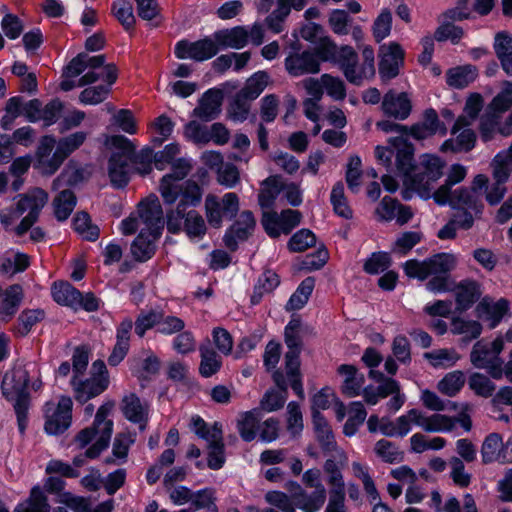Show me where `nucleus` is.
<instances>
[{
  "label": "nucleus",
  "mask_w": 512,
  "mask_h": 512,
  "mask_svg": "<svg viewBox=\"0 0 512 512\" xmlns=\"http://www.w3.org/2000/svg\"><path fill=\"white\" fill-rule=\"evenodd\" d=\"M30 378L25 371L24 378L21 381L16 378L14 373H5L0 385L2 396L8 402H14L13 408L17 419V427L20 435H24L28 427V414L30 407V393L28 385Z\"/></svg>",
  "instance_id": "f257e3e1"
},
{
  "label": "nucleus",
  "mask_w": 512,
  "mask_h": 512,
  "mask_svg": "<svg viewBox=\"0 0 512 512\" xmlns=\"http://www.w3.org/2000/svg\"><path fill=\"white\" fill-rule=\"evenodd\" d=\"M239 210V197L234 192L224 194L221 199L214 194H208L205 198V216L214 229H220L224 219L234 220Z\"/></svg>",
  "instance_id": "f03ea898"
},
{
  "label": "nucleus",
  "mask_w": 512,
  "mask_h": 512,
  "mask_svg": "<svg viewBox=\"0 0 512 512\" xmlns=\"http://www.w3.org/2000/svg\"><path fill=\"white\" fill-rule=\"evenodd\" d=\"M72 410L73 401L70 396L61 395L57 405L47 401L43 406L45 433L52 436L65 433L72 424Z\"/></svg>",
  "instance_id": "7ed1b4c3"
},
{
  "label": "nucleus",
  "mask_w": 512,
  "mask_h": 512,
  "mask_svg": "<svg viewBox=\"0 0 512 512\" xmlns=\"http://www.w3.org/2000/svg\"><path fill=\"white\" fill-rule=\"evenodd\" d=\"M378 58L379 76L382 82H388L396 78L404 66L405 51L399 43L392 41L380 45Z\"/></svg>",
  "instance_id": "20e7f679"
},
{
  "label": "nucleus",
  "mask_w": 512,
  "mask_h": 512,
  "mask_svg": "<svg viewBox=\"0 0 512 512\" xmlns=\"http://www.w3.org/2000/svg\"><path fill=\"white\" fill-rule=\"evenodd\" d=\"M256 225L254 214L250 210L240 213L237 220L230 225L223 236V243L230 252H236L239 248L238 241H247L252 235Z\"/></svg>",
  "instance_id": "39448f33"
},
{
  "label": "nucleus",
  "mask_w": 512,
  "mask_h": 512,
  "mask_svg": "<svg viewBox=\"0 0 512 512\" xmlns=\"http://www.w3.org/2000/svg\"><path fill=\"white\" fill-rule=\"evenodd\" d=\"M190 170L191 164L185 158H178L171 164V172L165 174L159 183V192L164 204L175 203L177 194L172 193V189L180 185L179 182L187 177Z\"/></svg>",
  "instance_id": "423d86ee"
},
{
  "label": "nucleus",
  "mask_w": 512,
  "mask_h": 512,
  "mask_svg": "<svg viewBox=\"0 0 512 512\" xmlns=\"http://www.w3.org/2000/svg\"><path fill=\"white\" fill-rule=\"evenodd\" d=\"M88 133L85 131H76L57 141L56 149L50 157L49 165L52 171H57L63 162L76 150H78L86 141Z\"/></svg>",
  "instance_id": "0eeeda50"
},
{
  "label": "nucleus",
  "mask_w": 512,
  "mask_h": 512,
  "mask_svg": "<svg viewBox=\"0 0 512 512\" xmlns=\"http://www.w3.org/2000/svg\"><path fill=\"white\" fill-rule=\"evenodd\" d=\"M285 69L292 77L306 74H316L320 71V64L312 50H304L301 53H290L285 58Z\"/></svg>",
  "instance_id": "6e6552de"
},
{
  "label": "nucleus",
  "mask_w": 512,
  "mask_h": 512,
  "mask_svg": "<svg viewBox=\"0 0 512 512\" xmlns=\"http://www.w3.org/2000/svg\"><path fill=\"white\" fill-rule=\"evenodd\" d=\"M109 383V378L94 376L85 380H79L78 382L74 379L71 380V385L74 389V398L81 405L106 391L109 387Z\"/></svg>",
  "instance_id": "1a4fd4ad"
},
{
  "label": "nucleus",
  "mask_w": 512,
  "mask_h": 512,
  "mask_svg": "<svg viewBox=\"0 0 512 512\" xmlns=\"http://www.w3.org/2000/svg\"><path fill=\"white\" fill-rule=\"evenodd\" d=\"M382 111L388 117L405 120L411 114L412 102L406 92L389 90L383 97Z\"/></svg>",
  "instance_id": "9d476101"
},
{
  "label": "nucleus",
  "mask_w": 512,
  "mask_h": 512,
  "mask_svg": "<svg viewBox=\"0 0 512 512\" xmlns=\"http://www.w3.org/2000/svg\"><path fill=\"white\" fill-rule=\"evenodd\" d=\"M388 143L396 151L397 170L403 175L411 173L416 167L413 143L402 136L390 137Z\"/></svg>",
  "instance_id": "9b49d317"
},
{
  "label": "nucleus",
  "mask_w": 512,
  "mask_h": 512,
  "mask_svg": "<svg viewBox=\"0 0 512 512\" xmlns=\"http://www.w3.org/2000/svg\"><path fill=\"white\" fill-rule=\"evenodd\" d=\"M456 310L460 313L469 310L481 297V285L474 279L461 280L456 285Z\"/></svg>",
  "instance_id": "f8f14e48"
},
{
  "label": "nucleus",
  "mask_w": 512,
  "mask_h": 512,
  "mask_svg": "<svg viewBox=\"0 0 512 512\" xmlns=\"http://www.w3.org/2000/svg\"><path fill=\"white\" fill-rule=\"evenodd\" d=\"M220 50L227 48L242 49L249 42V33L244 26H234L232 28L220 29L213 33Z\"/></svg>",
  "instance_id": "ddd939ff"
},
{
  "label": "nucleus",
  "mask_w": 512,
  "mask_h": 512,
  "mask_svg": "<svg viewBox=\"0 0 512 512\" xmlns=\"http://www.w3.org/2000/svg\"><path fill=\"white\" fill-rule=\"evenodd\" d=\"M226 462L223 429L220 422H214V434L208 443L207 466L211 470L223 468Z\"/></svg>",
  "instance_id": "4468645a"
},
{
  "label": "nucleus",
  "mask_w": 512,
  "mask_h": 512,
  "mask_svg": "<svg viewBox=\"0 0 512 512\" xmlns=\"http://www.w3.org/2000/svg\"><path fill=\"white\" fill-rule=\"evenodd\" d=\"M177 194L175 202L180 198L178 206L187 210L189 207H197L201 204L204 190L195 180L188 179L183 184L172 189Z\"/></svg>",
  "instance_id": "2eb2a0df"
},
{
  "label": "nucleus",
  "mask_w": 512,
  "mask_h": 512,
  "mask_svg": "<svg viewBox=\"0 0 512 512\" xmlns=\"http://www.w3.org/2000/svg\"><path fill=\"white\" fill-rule=\"evenodd\" d=\"M124 417L131 423L139 424L143 430L148 422L147 409L142 405L140 398L135 393L124 396L121 403Z\"/></svg>",
  "instance_id": "dca6fc26"
},
{
  "label": "nucleus",
  "mask_w": 512,
  "mask_h": 512,
  "mask_svg": "<svg viewBox=\"0 0 512 512\" xmlns=\"http://www.w3.org/2000/svg\"><path fill=\"white\" fill-rule=\"evenodd\" d=\"M503 440L499 433H490L482 443L481 457L483 464L499 462L511 463V457L505 456L502 450Z\"/></svg>",
  "instance_id": "f3484780"
},
{
  "label": "nucleus",
  "mask_w": 512,
  "mask_h": 512,
  "mask_svg": "<svg viewBox=\"0 0 512 512\" xmlns=\"http://www.w3.org/2000/svg\"><path fill=\"white\" fill-rule=\"evenodd\" d=\"M108 176L113 188H126L130 182L128 160L122 159L119 154H111L108 159Z\"/></svg>",
  "instance_id": "a211bd4d"
},
{
  "label": "nucleus",
  "mask_w": 512,
  "mask_h": 512,
  "mask_svg": "<svg viewBox=\"0 0 512 512\" xmlns=\"http://www.w3.org/2000/svg\"><path fill=\"white\" fill-rule=\"evenodd\" d=\"M51 296L58 305L77 311V299L81 296V291L68 281H58L51 287Z\"/></svg>",
  "instance_id": "6ab92c4d"
},
{
  "label": "nucleus",
  "mask_w": 512,
  "mask_h": 512,
  "mask_svg": "<svg viewBox=\"0 0 512 512\" xmlns=\"http://www.w3.org/2000/svg\"><path fill=\"white\" fill-rule=\"evenodd\" d=\"M477 135L470 129H463L456 137V139H446L440 146L442 153L453 152H470L476 145Z\"/></svg>",
  "instance_id": "aec40b11"
},
{
  "label": "nucleus",
  "mask_w": 512,
  "mask_h": 512,
  "mask_svg": "<svg viewBox=\"0 0 512 512\" xmlns=\"http://www.w3.org/2000/svg\"><path fill=\"white\" fill-rule=\"evenodd\" d=\"M478 76L476 66L466 64L450 68L446 73V83L455 89H464L470 83L474 82Z\"/></svg>",
  "instance_id": "412c9836"
},
{
  "label": "nucleus",
  "mask_w": 512,
  "mask_h": 512,
  "mask_svg": "<svg viewBox=\"0 0 512 512\" xmlns=\"http://www.w3.org/2000/svg\"><path fill=\"white\" fill-rule=\"evenodd\" d=\"M71 227L85 241L95 242L100 236V228L92 223L90 214L84 210L75 213Z\"/></svg>",
  "instance_id": "4be33fe9"
},
{
  "label": "nucleus",
  "mask_w": 512,
  "mask_h": 512,
  "mask_svg": "<svg viewBox=\"0 0 512 512\" xmlns=\"http://www.w3.org/2000/svg\"><path fill=\"white\" fill-rule=\"evenodd\" d=\"M200 364L199 374L203 378H210L217 374L222 368V357L211 347L201 345L199 347Z\"/></svg>",
  "instance_id": "5701e85b"
},
{
  "label": "nucleus",
  "mask_w": 512,
  "mask_h": 512,
  "mask_svg": "<svg viewBox=\"0 0 512 512\" xmlns=\"http://www.w3.org/2000/svg\"><path fill=\"white\" fill-rule=\"evenodd\" d=\"M57 145V141L53 135H44L39 140L36 149V168L42 169L43 174L53 175L56 171H52V167L49 165L50 158L54 147Z\"/></svg>",
  "instance_id": "b1692460"
},
{
  "label": "nucleus",
  "mask_w": 512,
  "mask_h": 512,
  "mask_svg": "<svg viewBox=\"0 0 512 512\" xmlns=\"http://www.w3.org/2000/svg\"><path fill=\"white\" fill-rule=\"evenodd\" d=\"M111 13L127 33L134 32L136 18L130 0H114L111 5Z\"/></svg>",
  "instance_id": "393cba45"
},
{
  "label": "nucleus",
  "mask_w": 512,
  "mask_h": 512,
  "mask_svg": "<svg viewBox=\"0 0 512 512\" xmlns=\"http://www.w3.org/2000/svg\"><path fill=\"white\" fill-rule=\"evenodd\" d=\"M54 216L58 222L66 221L73 212L76 204L77 197L70 189H65L53 200Z\"/></svg>",
  "instance_id": "a878e982"
},
{
  "label": "nucleus",
  "mask_w": 512,
  "mask_h": 512,
  "mask_svg": "<svg viewBox=\"0 0 512 512\" xmlns=\"http://www.w3.org/2000/svg\"><path fill=\"white\" fill-rule=\"evenodd\" d=\"M261 421V414L257 409H251L242 414V419L237 423L240 437L245 442H252L256 436Z\"/></svg>",
  "instance_id": "bb28decb"
},
{
  "label": "nucleus",
  "mask_w": 512,
  "mask_h": 512,
  "mask_svg": "<svg viewBox=\"0 0 512 512\" xmlns=\"http://www.w3.org/2000/svg\"><path fill=\"white\" fill-rule=\"evenodd\" d=\"M137 211L139 218L144 224H151L152 222L164 219L163 209L158 197L155 194H151L147 198L140 201Z\"/></svg>",
  "instance_id": "cd10ccee"
},
{
  "label": "nucleus",
  "mask_w": 512,
  "mask_h": 512,
  "mask_svg": "<svg viewBox=\"0 0 512 512\" xmlns=\"http://www.w3.org/2000/svg\"><path fill=\"white\" fill-rule=\"evenodd\" d=\"M46 317V312L44 309L36 308V309H24L19 317L18 322L19 325L15 329V334L19 337H26L28 336L33 327L42 322Z\"/></svg>",
  "instance_id": "c85d7f7f"
},
{
  "label": "nucleus",
  "mask_w": 512,
  "mask_h": 512,
  "mask_svg": "<svg viewBox=\"0 0 512 512\" xmlns=\"http://www.w3.org/2000/svg\"><path fill=\"white\" fill-rule=\"evenodd\" d=\"M269 79V74L266 71H257L247 79L244 87L238 92L241 94V96L253 101L257 99L265 90Z\"/></svg>",
  "instance_id": "c756f323"
},
{
  "label": "nucleus",
  "mask_w": 512,
  "mask_h": 512,
  "mask_svg": "<svg viewBox=\"0 0 512 512\" xmlns=\"http://www.w3.org/2000/svg\"><path fill=\"white\" fill-rule=\"evenodd\" d=\"M23 288L20 284H12L4 291V297L0 304V313L12 317L16 314L22 300Z\"/></svg>",
  "instance_id": "7c9ffc66"
},
{
  "label": "nucleus",
  "mask_w": 512,
  "mask_h": 512,
  "mask_svg": "<svg viewBox=\"0 0 512 512\" xmlns=\"http://www.w3.org/2000/svg\"><path fill=\"white\" fill-rule=\"evenodd\" d=\"M315 287V278L308 276L301 281L296 291L290 296L287 303V310H300L308 302Z\"/></svg>",
  "instance_id": "2f4dec72"
},
{
  "label": "nucleus",
  "mask_w": 512,
  "mask_h": 512,
  "mask_svg": "<svg viewBox=\"0 0 512 512\" xmlns=\"http://www.w3.org/2000/svg\"><path fill=\"white\" fill-rule=\"evenodd\" d=\"M156 244L146 237L145 232H139L131 244V253L135 261L144 263L153 258L156 253Z\"/></svg>",
  "instance_id": "473e14b6"
},
{
  "label": "nucleus",
  "mask_w": 512,
  "mask_h": 512,
  "mask_svg": "<svg viewBox=\"0 0 512 512\" xmlns=\"http://www.w3.org/2000/svg\"><path fill=\"white\" fill-rule=\"evenodd\" d=\"M512 107V81L505 80L499 93L493 97L488 105L489 111L498 116Z\"/></svg>",
  "instance_id": "72a5a7b5"
},
{
  "label": "nucleus",
  "mask_w": 512,
  "mask_h": 512,
  "mask_svg": "<svg viewBox=\"0 0 512 512\" xmlns=\"http://www.w3.org/2000/svg\"><path fill=\"white\" fill-rule=\"evenodd\" d=\"M329 260V251L324 243H321L317 249L307 254L299 263V270L312 272L322 269Z\"/></svg>",
  "instance_id": "f704fd0d"
},
{
  "label": "nucleus",
  "mask_w": 512,
  "mask_h": 512,
  "mask_svg": "<svg viewBox=\"0 0 512 512\" xmlns=\"http://www.w3.org/2000/svg\"><path fill=\"white\" fill-rule=\"evenodd\" d=\"M426 259V264L429 265L432 275H449L456 267V258L451 253L439 252Z\"/></svg>",
  "instance_id": "c9c22d12"
},
{
  "label": "nucleus",
  "mask_w": 512,
  "mask_h": 512,
  "mask_svg": "<svg viewBox=\"0 0 512 512\" xmlns=\"http://www.w3.org/2000/svg\"><path fill=\"white\" fill-rule=\"evenodd\" d=\"M316 241L317 237L312 230L302 228L290 237L287 248L290 252H304L308 248L316 246Z\"/></svg>",
  "instance_id": "e433bc0d"
},
{
  "label": "nucleus",
  "mask_w": 512,
  "mask_h": 512,
  "mask_svg": "<svg viewBox=\"0 0 512 512\" xmlns=\"http://www.w3.org/2000/svg\"><path fill=\"white\" fill-rule=\"evenodd\" d=\"M161 320V310L150 309L147 312L141 311L136 317L134 324L135 334L142 338L146 332L154 327L158 328L159 321Z\"/></svg>",
  "instance_id": "4c0bfd02"
},
{
  "label": "nucleus",
  "mask_w": 512,
  "mask_h": 512,
  "mask_svg": "<svg viewBox=\"0 0 512 512\" xmlns=\"http://www.w3.org/2000/svg\"><path fill=\"white\" fill-rule=\"evenodd\" d=\"M183 230L190 239H202L207 233L205 221L196 210L187 212Z\"/></svg>",
  "instance_id": "58836bf2"
},
{
  "label": "nucleus",
  "mask_w": 512,
  "mask_h": 512,
  "mask_svg": "<svg viewBox=\"0 0 512 512\" xmlns=\"http://www.w3.org/2000/svg\"><path fill=\"white\" fill-rule=\"evenodd\" d=\"M463 36L464 30L461 26L450 21H443L434 31L432 38L440 43L450 40L452 44H458Z\"/></svg>",
  "instance_id": "ea45409f"
},
{
  "label": "nucleus",
  "mask_w": 512,
  "mask_h": 512,
  "mask_svg": "<svg viewBox=\"0 0 512 512\" xmlns=\"http://www.w3.org/2000/svg\"><path fill=\"white\" fill-rule=\"evenodd\" d=\"M219 52L214 38L205 37L193 42V60L203 62L212 59Z\"/></svg>",
  "instance_id": "a19ab883"
},
{
  "label": "nucleus",
  "mask_w": 512,
  "mask_h": 512,
  "mask_svg": "<svg viewBox=\"0 0 512 512\" xmlns=\"http://www.w3.org/2000/svg\"><path fill=\"white\" fill-rule=\"evenodd\" d=\"M215 489L205 487L203 489L193 492L191 505L194 510L206 509L208 512H218V507L215 503Z\"/></svg>",
  "instance_id": "79ce46f5"
},
{
  "label": "nucleus",
  "mask_w": 512,
  "mask_h": 512,
  "mask_svg": "<svg viewBox=\"0 0 512 512\" xmlns=\"http://www.w3.org/2000/svg\"><path fill=\"white\" fill-rule=\"evenodd\" d=\"M392 264V259L389 253L385 251L373 252L370 257L366 259L363 265V270L370 275H377L386 271Z\"/></svg>",
  "instance_id": "37998d69"
},
{
  "label": "nucleus",
  "mask_w": 512,
  "mask_h": 512,
  "mask_svg": "<svg viewBox=\"0 0 512 512\" xmlns=\"http://www.w3.org/2000/svg\"><path fill=\"white\" fill-rule=\"evenodd\" d=\"M375 453L386 463H399L403 460L404 454L398 449L395 443L386 439H380L375 444Z\"/></svg>",
  "instance_id": "c03bdc74"
},
{
  "label": "nucleus",
  "mask_w": 512,
  "mask_h": 512,
  "mask_svg": "<svg viewBox=\"0 0 512 512\" xmlns=\"http://www.w3.org/2000/svg\"><path fill=\"white\" fill-rule=\"evenodd\" d=\"M465 377L462 371H453L446 374L438 384L439 390L449 396L454 397L463 388Z\"/></svg>",
  "instance_id": "a18cd8bd"
},
{
  "label": "nucleus",
  "mask_w": 512,
  "mask_h": 512,
  "mask_svg": "<svg viewBox=\"0 0 512 512\" xmlns=\"http://www.w3.org/2000/svg\"><path fill=\"white\" fill-rule=\"evenodd\" d=\"M136 2L137 15L145 21H154L161 17L158 0H134ZM161 21L151 23L152 27H159Z\"/></svg>",
  "instance_id": "49530a36"
},
{
  "label": "nucleus",
  "mask_w": 512,
  "mask_h": 512,
  "mask_svg": "<svg viewBox=\"0 0 512 512\" xmlns=\"http://www.w3.org/2000/svg\"><path fill=\"white\" fill-rule=\"evenodd\" d=\"M336 43L328 36L319 37V41L312 50L319 64L321 62H331L336 60L338 51Z\"/></svg>",
  "instance_id": "de8ad7c7"
},
{
  "label": "nucleus",
  "mask_w": 512,
  "mask_h": 512,
  "mask_svg": "<svg viewBox=\"0 0 512 512\" xmlns=\"http://www.w3.org/2000/svg\"><path fill=\"white\" fill-rule=\"evenodd\" d=\"M468 384L470 389L481 397H491L495 391V384L482 373H472L469 377Z\"/></svg>",
  "instance_id": "09e8293b"
},
{
  "label": "nucleus",
  "mask_w": 512,
  "mask_h": 512,
  "mask_svg": "<svg viewBox=\"0 0 512 512\" xmlns=\"http://www.w3.org/2000/svg\"><path fill=\"white\" fill-rule=\"evenodd\" d=\"M392 28V13L389 9H383L374 20L372 30L373 37L377 43H380L389 36Z\"/></svg>",
  "instance_id": "8fccbe9b"
},
{
  "label": "nucleus",
  "mask_w": 512,
  "mask_h": 512,
  "mask_svg": "<svg viewBox=\"0 0 512 512\" xmlns=\"http://www.w3.org/2000/svg\"><path fill=\"white\" fill-rule=\"evenodd\" d=\"M28 507L22 512H50V505L44 491L39 486H34L27 500ZM15 512H21L19 506Z\"/></svg>",
  "instance_id": "3c124183"
},
{
  "label": "nucleus",
  "mask_w": 512,
  "mask_h": 512,
  "mask_svg": "<svg viewBox=\"0 0 512 512\" xmlns=\"http://www.w3.org/2000/svg\"><path fill=\"white\" fill-rule=\"evenodd\" d=\"M300 327V319H291L285 326L284 340L288 351L301 353L303 343L301 337L298 334Z\"/></svg>",
  "instance_id": "603ef678"
},
{
  "label": "nucleus",
  "mask_w": 512,
  "mask_h": 512,
  "mask_svg": "<svg viewBox=\"0 0 512 512\" xmlns=\"http://www.w3.org/2000/svg\"><path fill=\"white\" fill-rule=\"evenodd\" d=\"M90 348L86 344H81L74 348L72 354V369L73 378L76 380L80 375H83L89 363Z\"/></svg>",
  "instance_id": "864d4df0"
},
{
  "label": "nucleus",
  "mask_w": 512,
  "mask_h": 512,
  "mask_svg": "<svg viewBox=\"0 0 512 512\" xmlns=\"http://www.w3.org/2000/svg\"><path fill=\"white\" fill-rule=\"evenodd\" d=\"M321 81L327 94L336 101H342L346 97V86L344 81L330 74H323Z\"/></svg>",
  "instance_id": "5fc2aeb1"
},
{
  "label": "nucleus",
  "mask_w": 512,
  "mask_h": 512,
  "mask_svg": "<svg viewBox=\"0 0 512 512\" xmlns=\"http://www.w3.org/2000/svg\"><path fill=\"white\" fill-rule=\"evenodd\" d=\"M110 94L109 86L98 85L85 88L79 95V101L84 105H97Z\"/></svg>",
  "instance_id": "6e6d98bb"
},
{
  "label": "nucleus",
  "mask_w": 512,
  "mask_h": 512,
  "mask_svg": "<svg viewBox=\"0 0 512 512\" xmlns=\"http://www.w3.org/2000/svg\"><path fill=\"white\" fill-rule=\"evenodd\" d=\"M423 234L417 231H406L397 237L394 243V250L400 255H407L418 243L421 242Z\"/></svg>",
  "instance_id": "4d7b16f0"
},
{
  "label": "nucleus",
  "mask_w": 512,
  "mask_h": 512,
  "mask_svg": "<svg viewBox=\"0 0 512 512\" xmlns=\"http://www.w3.org/2000/svg\"><path fill=\"white\" fill-rule=\"evenodd\" d=\"M250 101L251 100L241 96V94L237 92L229 105V116L238 122L247 120L250 112Z\"/></svg>",
  "instance_id": "13d9d810"
},
{
  "label": "nucleus",
  "mask_w": 512,
  "mask_h": 512,
  "mask_svg": "<svg viewBox=\"0 0 512 512\" xmlns=\"http://www.w3.org/2000/svg\"><path fill=\"white\" fill-rule=\"evenodd\" d=\"M107 145L115 150L111 154H119L122 159L130 161L134 154L135 145L124 135H112L107 140Z\"/></svg>",
  "instance_id": "bf43d9fd"
},
{
  "label": "nucleus",
  "mask_w": 512,
  "mask_h": 512,
  "mask_svg": "<svg viewBox=\"0 0 512 512\" xmlns=\"http://www.w3.org/2000/svg\"><path fill=\"white\" fill-rule=\"evenodd\" d=\"M261 224L265 233L272 239L278 238L283 234L281 217L276 211H263Z\"/></svg>",
  "instance_id": "052dcab7"
},
{
  "label": "nucleus",
  "mask_w": 512,
  "mask_h": 512,
  "mask_svg": "<svg viewBox=\"0 0 512 512\" xmlns=\"http://www.w3.org/2000/svg\"><path fill=\"white\" fill-rule=\"evenodd\" d=\"M63 110L64 103L59 98H54L46 103L42 108V120L44 122V127L47 128L57 123L62 116Z\"/></svg>",
  "instance_id": "680f3d73"
},
{
  "label": "nucleus",
  "mask_w": 512,
  "mask_h": 512,
  "mask_svg": "<svg viewBox=\"0 0 512 512\" xmlns=\"http://www.w3.org/2000/svg\"><path fill=\"white\" fill-rule=\"evenodd\" d=\"M329 25L332 31L337 35H347L349 33V23L351 21L347 11L343 9H334L329 16Z\"/></svg>",
  "instance_id": "e2e57ef3"
},
{
  "label": "nucleus",
  "mask_w": 512,
  "mask_h": 512,
  "mask_svg": "<svg viewBox=\"0 0 512 512\" xmlns=\"http://www.w3.org/2000/svg\"><path fill=\"white\" fill-rule=\"evenodd\" d=\"M185 328V322L173 315L165 316L161 310V320L159 321L157 332L162 335H172L181 332Z\"/></svg>",
  "instance_id": "0e129e2a"
},
{
  "label": "nucleus",
  "mask_w": 512,
  "mask_h": 512,
  "mask_svg": "<svg viewBox=\"0 0 512 512\" xmlns=\"http://www.w3.org/2000/svg\"><path fill=\"white\" fill-rule=\"evenodd\" d=\"M425 174L431 181H437L443 175L445 162L437 155L426 154L423 160Z\"/></svg>",
  "instance_id": "69168bd1"
},
{
  "label": "nucleus",
  "mask_w": 512,
  "mask_h": 512,
  "mask_svg": "<svg viewBox=\"0 0 512 512\" xmlns=\"http://www.w3.org/2000/svg\"><path fill=\"white\" fill-rule=\"evenodd\" d=\"M217 174V181L226 188H234L240 180L239 170L233 163H226Z\"/></svg>",
  "instance_id": "338daca9"
},
{
  "label": "nucleus",
  "mask_w": 512,
  "mask_h": 512,
  "mask_svg": "<svg viewBox=\"0 0 512 512\" xmlns=\"http://www.w3.org/2000/svg\"><path fill=\"white\" fill-rule=\"evenodd\" d=\"M265 500L267 503L277 507L282 512H295V507L285 492L278 490L269 491L265 495Z\"/></svg>",
  "instance_id": "774afa93"
}]
</instances>
